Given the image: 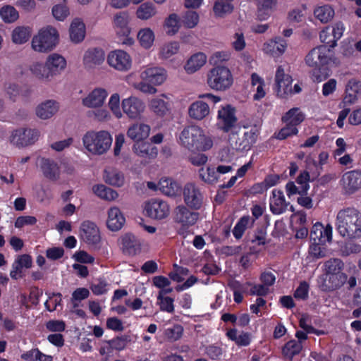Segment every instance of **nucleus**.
<instances>
[{"mask_svg":"<svg viewBox=\"0 0 361 361\" xmlns=\"http://www.w3.org/2000/svg\"><path fill=\"white\" fill-rule=\"evenodd\" d=\"M334 52L326 45H320L313 48L305 56L306 64L313 68L311 71V79L314 82L325 80L331 74L329 67L332 60Z\"/></svg>","mask_w":361,"mask_h":361,"instance_id":"nucleus-1","label":"nucleus"},{"mask_svg":"<svg viewBox=\"0 0 361 361\" xmlns=\"http://www.w3.org/2000/svg\"><path fill=\"white\" fill-rule=\"evenodd\" d=\"M336 226L338 233L348 239L361 237V212L353 207L341 209L336 216Z\"/></svg>","mask_w":361,"mask_h":361,"instance_id":"nucleus-2","label":"nucleus"},{"mask_svg":"<svg viewBox=\"0 0 361 361\" xmlns=\"http://www.w3.org/2000/svg\"><path fill=\"white\" fill-rule=\"evenodd\" d=\"M182 145L190 152H203L212 147L213 140L205 135L202 128L192 125L182 130Z\"/></svg>","mask_w":361,"mask_h":361,"instance_id":"nucleus-3","label":"nucleus"},{"mask_svg":"<svg viewBox=\"0 0 361 361\" xmlns=\"http://www.w3.org/2000/svg\"><path fill=\"white\" fill-rule=\"evenodd\" d=\"M66 66V59L58 54H53L48 56L45 63L39 62L33 63L30 71L39 79L49 80L54 75L59 74Z\"/></svg>","mask_w":361,"mask_h":361,"instance_id":"nucleus-4","label":"nucleus"},{"mask_svg":"<svg viewBox=\"0 0 361 361\" xmlns=\"http://www.w3.org/2000/svg\"><path fill=\"white\" fill-rule=\"evenodd\" d=\"M84 147L93 154L106 153L112 144V137L106 130L87 131L82 137Z\"/></svg>","mask_w":361,"mask_h":361,"instance_id":"nucleus-5","label":"nucleus"},{"mask_svg":"<svg viewBox=\"0 0 361 361\" xmlns=\"http://www.w3.org/2000/svg\"><path fill=\"white\" fill-rule=\"evenodd\" d=\"M207 82L211 89L224 92L232 86L233 77L228 68L217 66L212 68L207 73Z\"/></svg>","mask_w":361,"mask_h":361,"instance_id":"nucleus-6","label":"nucleus"},{"mask_svg":"<svg viewBox=\"0 0 361 361\" xmlns=\"http://www.w3.org/2000/svg\"><path fill=\"white\" fill-rule=\"evenodd\" d=\"M59 35L57 30L47 25L39 30L38 34L32 39V49L38 52L51 51L59 42Z\"/></svg>","mask_w":361,"mask_h":361,"instance_id":"nucleus-7","label":"nucleus"},{"mask_svg":"<svg viewBox=\"0 0 361 361\" xmlns=\"http://www.w3.org/2000/svg\"><path fill=\"white\" fill-rule=\"evenodd\" d=\"M217 120L219 129L224 133L230 132L238 121L235 109L231 104L221 106L218 111Z\"/></svg>","mask_w":361,"mask_h":361,"instance_id":"nucleus-8","label":"nucleus"},{"mask_svg":"<svg viewBox=\"0 0 361 361\" xmlns=\"http://www.w3.org/2000/svg\"><path fill=\"white\" fill-rule=\"evenodd\" d=\"M345 27L343 23L338 22L333 25L325 27L319 33L321 42L329 49L337 45V41L342 37Z\"/></svg>","mask_w":361,"mask_h":361,"instance_id":"nucleus-9","label":"nucleus"},{"mask_svg":"<svg viewBox=\"0 0 361 361\" xmlns=\"http://www.w3.org/2000/svg\"><path fill=\"white\" fill-rule=\"evenodd\" d=\"M259 134V130L254 126L250 130L245 131L243 137L238 138L234 142L231 138V146L238 152H247L257 142Z\"/></svg>","mask_w":361,"mask_h":361,"instance_id":"nucleus-10","label":"nucleus"},{"mask_svg":"<svg viewBox=\"0 0 361 361\" xmlns=\"http://www.w3.org/2000/svg\"><path fill=\"white\" fill-rule=\"evenodd\" d=\"M145 212L149 218L161 220L169 216L170 209L166 202L159 198H154L145 203Z\"/></svg>","mask_w":361,"mask_h":361,"instance_id":"nucleus-11","label":"nucleus"},{"mask_svg":"<svg viewBox=\"0 0 361 361\" xmlns=\"http://www.w3.org/2000/svg\"><path fill=\"white\" fill-rule=\"evenodd\" d=\"M38 137L39 132L35 129L19 128L12 132L11 142L18 147H26L34 144Z\"/></svg>","mask_w":361,"mask_h":361,"instance_id":"nucleus-12","label":"nucleus"},{"mask_svg":"<svg viewBox=\"0 0 361 361\" xmlns=\"http://www.w3.org/2000/svg\"><path fill=\"white\" fill-rule=\"evenodd\" d=\"M292 77L285 73L282 66H278L275 75L276 91L278 97L287 98L292 95Z\"/></svg>","mask_w":361,"mask_h":361,"instance_id":"nucleus-13","label":"nucleus"},{"mask_svg":"<svg viewBox=\"0 0 361 361\" xmlns=\"http://www.w3.org/2000/svg\"><path fill=\"white\" fill-rule=\"evenodd\" d=\"M109 65L120 71H126L131 67L130 55L125 51L117 49L111 51L107 57Z\"/></svg>","mask_w":361,"mask_h":361,"instance_id":"nucleus-14","label":"nucleus"},{"mask_svg":"<svg viewBox=\"0 0 361 361\" xmlns=\"http://www.w3.org/2000/svg\"><path fill=\"white\" fill-rule=\"evenodd\" d=\"M341 181L346 193H355L361 189V169H354L344 173Z\"/></svg>","mask_w":361,"mask_h":361,"instance_id":"nucleus-15","label":"nucleus"},{"mask_svg":"<svg viewBox=\"0 0 361 361\" xmlns=\"http://www.w3.org/2000/svg\"><path fill=\"white\" fill-rule=\"evenodd\" d=\"M345 274L335 275H322L320 277L319 288L322 291L331 292L339 289L347 281Z\"/></svg>","mask_w":361,"mask_h":361,"instance_id":"nucleus-16","label":"nucleus"},{"mask_svg":"<svg viewBox=\"0 0 361 361\" xmlns=\"http://www.w3.org/2000/svg\"><path fill=\"white\" fill-rule=\"evenodd\" d=\"M80 237L87 244L93 245L99 244L101 240L98 227L90 221H85L82 223Z\"/></svg>","mask_w":361,"mask_h":361,"instance_id":"nucleus-17","label":"nucleus"},{"mask_svg":"<svg viewBox=\"0 0 361 361\" xmlns=\"http://www.w3.org/2000/svg\"><path fill=\"white\" fill-rule=\"evenodd\" d=\"M123 112L131 119L138 118L145 109V103L135 97H130L122 102Z\"/></svg>","mask_w":361,"mask_h":361,"instance_id":"nucleus-18","label":"nucleus"},{"mask_svg":"<svg viewBox=\"0 0 361 361\" xmlns=\"http://www.w3.org/2000/svg\"><path fill=\"white\" fill-rule=\"evenodd\" d=\"M184 201L187 206L199 209L202 203V197L198 188L193 183H188L183 189Z\"/></svg>","mask_w":361,"mask_h":361,"instance_id":"nucleus-19","label":"nucleus"},{"mask_svg":"<svg viewBox=\"0 0 361 361\" xmlns=\"http://www.w3.org/2000/svg\"><path fill=\"white\" fill-rule=\"evenodd\" d=\"M140 76L142 80L154 86L162 84L166 78L165 70L159 67L148 68L141 73Z\"/></svg>","mask_w":361,"mask_h":361,"instance_id":"nucleus-20","label":"nucleus"},{"mask_svg":"<svg viewBox=\"0 0 361 361\" xmlns=\"http://www.w3.org/2000/svg\"><path fill=\"white\" fill-rule=\"evenodd\" d=\"M40 168L45 178L50 180H57L60 177V167L53 159L42 158Z\"/></svg>","mask_w":361,"mask_h":361,"instance_id":"nucleus-21","label":"nucleus"},{"mask_svg":"<svg viewBox=\"0 0 361 361\" xmlns=\"http://www.w3.org/2000/svg\"><path fill=\"white\" fill-rule=\"evenodd\" d=\"M108 96L107 91L104 88H95L82 99L84 106L89 108H96L103 105Z\"/></svg>","mask_w":361,"mask_h":361,"instance_id":"nucleus-22","label":"nucleus"},{"mask_svg":"<svg viewBox=\"0 0 361 361\" xmlns=\"http://www.w3.org/2000/svg\"><path fill=\"white\" fill-rule=\"evenodd\" d=\"M151 128L149 125L136 123L131 125L127 130V136L135 142L143 141L148 137Z\"/></svg>","mask_w":361,"mask_h":361,"instance_id":"nucleus-23","label":"nucleus"},{"mask_svg":"<svg viewBox=\"0 0 361 361\" xmlns=\"http://www.w3.org/2000/svg\"><path fill=\"white\" fill-rule=\"evenodd\" d=\"M272 195L270 200V210L272 214L279 215L284 213L289 203L286 202L283 191L274 189Z\"/></svg>","mask_w":361,"mask_h":361,"instance_id":"nucleus-24","label":"nucleus"},{"mask_svg":"<svg viewBox=\"0 0 361 361\" xmlns=\"http://www.w3.org/2000/svg\"><path fill=\"white\" fill-rule=\"evenodd\" d=\"M126 222V219L118 207H111L108 211L107 227L112 231L120 230Z\"/></svg>","mask_w":361,"mask_h":361,"instance_id":"nucleus-25","label":"nucleus"},{"mask_svg":"<svg viewBox=\"0 0 361 361\" xmlns=\"http://www.w3.org/2000/svg\"><path fill=\"white\" fill-rule=\"evenodd\" d=\"M208 104L202 100L192 102L188 109L189 116L195 120L202 121L209 114Z\"/></svg>","mask_w":361,"mask_h":361,"instance_id":"nucleus-26","label":"nucleus"},{"mask_svg":"<svg viewBox=\"0 0 361 361\" xmlns=\"http://www.w3.org/2000/svg\"><path fill=\"white\" fill-rule=\"evenodd\" d=\"M158 187L163 194L169 197H176L180 194V185L170 178H161Z\"/></svg>","mask_w":361,"mask_h":361,"instance_id":"nucleus-27","label":"nucleus"},{"mask_svg":"<svg viewBox=\"0 0 361 361\" xmlns=\"http://www.w3.org/2000/svg\"><path fill=\"white\" fill-rule=\"evenodd\" d=\"M105 59L104 51L100 48H94L87 50L84 56V63L86 66L92 68L100 65Z\"/></svg>","mask_w":361,"mask_h":361,"instance_id":"nucleus-28","label":"nucleus"},{"mask_svg":"<svg viewBox=\"0 0 361 361\" xmlns=\"http://www.w3.org/2000/svg\"><path fill=\"white\" fill-rule=\"evenodd\" d=\"M134 152L141 157L154 159L157 156L158 149L156 147L145 142H137L133 145Z\"/></svg>","mask_w":361,"mask_h":361,"instance_id":"nucleus-29","label":"nucleus"},{"mask_svg":"<svg viewBox=\"0 0 361 361\" xmlns=\"http://www.w3.org/2000/svg\"><path fill=\"white\" fill-rule=\"evenodd\" d=\"M70 38L72 42L79 43L82 42L85 36V25L79 18L74 19L69 29Z\"/></svg>","mask_w":361,"mask_h":361,"instance_id":"nucleus-30","label":"nucleus"},{"mask_svg":"<svg viewBox=\"0 0 361 361\" xmlns=\"http://www.w3.org/2000/svg\"><path fill=\"white\" fill-rule=\"evenodd\" d=\"M257 6V18L259 20H267L271 14L276 4V0H255Z\"/></svg>","mask_w":361,"mask_h":361,"instance_id":"nucleus-31","label":"nucleus"},{"mask_svg":"<svg viewBox=\"0 0 361 361\" xmlns=\"http://www.w3.org/2000/svg\"><path fill=\"white\" fill-rule=\"evenodd\" d=\"M207 61V56L202 52H198L193 54L187 61L184 66L185 71L189 73H193L203 66Z\"/></svg>","mask_w":361,"mask_h":361,"instance_id":"nucleus-32","label":"nucleus"},{"mask_svg":"<svg viewBox=\"0 0 361 361\" xmlns=\"http://www.w3.org/2000/svg\"><path fill=\"white\" fill-rule=\"evenodd\" d=\"M305 120L304 114L299 108H292L289 109L281 118V121L284 123L290 124L292 126H298Z\"/></svg>","mask_w":361,"mask_h":361,"instance_id":"nucleus-33","label":"nucleus"},{"mask_svg":"<svg viewBox=\"0 0 361 361\" xmlns=\"http://www.w3.org/2000/svg\"><path fill=\"white\" fill-rule=\"evenodd\" d=\"M104 179L107 184L115 187L123 186L125 181L123 173L115 169H105Z\"/></svg>","mask_w":361,"mask_h":361,"instance_id":"nucleus-34","label":"nucleus"},{"mask_svg":"<svg viewBox=\"0 0 361 361\" xmlns=\"http://www.w3.org/2000/svg\"><path fill=\"white\" fill-rule=\"evenodd\" d=\"M59 109L58 103L53 100H47L38 106L36 110L37 115L42 119L51 118Z\"/></svg>","mask_w":361,"mask_h":361,"instance_id":"nucleus-35","label":"nucleus"},{"mask_svg":"<svg viewBox=\"0 0 361 361\" xmlns=\"http://www.w3.org/2000/svg\"><path fill=\"white\" fill-rule=\"evenodd\" d=\"M329 153L327 152L323 151L321 152L319 154V161L311 159L306 160L307 169H310V164H312L314 168V171H312V175L313 176V180H316L321 174L322 170V166L326 164L329 159Z\"/></svg>","mask_w":361,"mask_h":361,"instance_id":"nucleus-36","label":"nucleus"},{"mask_svg":"<svg viewBox=\"0 0 361 361\" xmlns=\"http://www.w3.org/2000/svg\"><path fill=\"white\" fill-rule=\"evenodd\" d=\"M151 110L158 116L163 117L170 114L171 104L161 98L153 99L149 104Z\"/></svg>","mask_w":361,"mask_h":361,"instance_id":"nucleus-37","label":"nucleus"},{"mask_svg":"<svg viewBox=\"0 0 361 361\" xmlns=\"http://www.w3.org/2000/svg\"><path fill=\"white\" fill-rule=\"evenodd\" d=\"M343 262L338 258H331L324 264V274L322 275H335L344 274Z\"/></svg>","mask_w":361,"mask_h":361,"instance_id":"nucleus-38","label":"nucleus"},{"mask_svg":"<svg viewBox=\"0 0 361 361\" xmlns=\"http://www.w3.org/2000/svg\"><path fill=\"white\" fill-rule=\"evenodd\" d=\"M227 338L235 343L238 346H247L250 344L251 337L248 332L243 331L239 336L237 335V329H230L226 333Z\"/></svg>","mask_w":361,"mask_h":361,"instance_id":"nucleus-39","label":"nucleus"},{"mask_svg":"<svg viewBox=\"0 0 361 361\" xmlns=\"http://www.w3.org/2000/svg\"><path fill=\"white\" fill-rule=\"evenodd\" d=\"M302 349V345L300 342L292 339L286 342L282 348V354L284 357L292 361L293 357L300 354Z\"/></svg>","mask_w":361,"mask_h":361,"instance_id":"nucleus-40","label":"nucleus"},{"mask_svg":"<svg viewBox=\"0 0 361 361\" xmlns=\"http://www.w3.org/2000/svg\"><path fill=\"white\" fill-rule=\"evenodd\" d=\"M157 13V8L153 3L145 2L141 4L136 11V16L137 18L143 20H148Z\"/></svg>","mask_w":361,"mask_h":361,"instance_id":"nucleus-41","label":"nucleus"},{"mask_svg":"<svg viewBox=\"0 0 361 361\" xmlns=\"http://www.w3.org/2000/svg\"><path fill=\"white\" fill-rule=\"evenodd\" d=\"M92 190L97 196L105 200H114L118 196V194L116 190L108 188L103 184L94 185Z\"/></svg>","mask_w":361,"mask_h":361,"instance_id":"nucleus-42","label":"nucleus"},{"mask_svg":"<svg viewBox=\"0 0 361 361\" xmlns=\"http://www.w3.org/2000/svg\"><path fill=\"white\" fill-rule=\"evenodd\" d=\"M121 245L123 252L130 255H135L138 249L135 237L131 233H126L122 237Z\"/></svg>","mask_w":361,"mask_h":361,"instance_id":"nucleus-43","label":"nucleus"},{"mask_svg":"<svg viewBox=\"0 0 361 361\" xmlns=\"http://www.w3.org/2000/svg\"><path fill=\"white\" fill-rule=\"evenodd\" d=\"M314 16L322 23H326L334 16V10L329 5L318 6L314 11Z\"/></svg>","mask_w":361,"mask_h":361,"instance_id":"nucleus-44","label":"nucleus"},{"mask_svg":"<svg viewBox=\"0 0 361 361\" xmlns=\"http://www.w3.org/2000/svg\"><path fill=\"white\" fill-rule=\"evenodd\" d=\"M180 26V18L176 13L170 14L164 24L166 34L171 36L178 32Z\"/></svg>","mask_w":361,"mask_h":361,"instance_id":"nucleus-45","label":"nucleus"},{"mask_svg":"<svg viewBox=\"0 0 361 361\" xmlns=\"http://www.w3.org/2000/svg\"><path fill=\"white\" fill-rule=\"evenodd\" d=\"M314 180L312 173H310L307 170H304L296 178L295 182L300 185V192L302 194H307L310 188V182Z\"/></svg>","mask_w":361,"mask_h":361,"instance_id":"nucleus-46","label":"nucleus"},{"mask_svg":"<svg viewBox=\"0 0 361 361\" xmlns=\"http://www.w3.org/2000/svg\"><path fill=\"white\" fill-rule=\"evenodd\" d=\"M137 39L142 47L149 49L154 41V32L150 28L141 29L137 34Z\"/></svg>","mask_w":361,"mask_h":361,"instance_id":"nucleus-47","label":"nucleus"},{"mask_svg":"<svg viewBox=\"0 0 361 361\" xmlns=\"http://www.w3.org/2000/svg\"><path fill=\"white\" fill-rule=\"evenodd\" d=\"M30 37V29L25 27H17L12 32V40L16 44H24L28 41Z\"/></svg>","mask_w":361,"mask_h":361,"instance_id":"nucleus-48","label":"nucleus"},{"mask_svg":"<svg viewBox=\"0 0 361 361\" xmlns=\"http://www.w3.org/2000/svg\"><path fill=\"white\" fill-rule=\"evenodd\" d=\"M114 23L117 27L121 28L123 35H128L130 30L128 27V13L120 12L114 16Z\"/></svg>","mask_w":361,"mask_h":361,"instance_id":"nucleus-49","label":"nucleus"},{"mask_svg":"<svg viewBox=\"0 0 361 361\" xmlns=\"http://www.w3.org/2000/svg\"><path fill=\"white\" fill-rule=\"evenodd\" d=\"M0 16L5 23H13L19 17L18 12L12 6H4L0 10Z\"/></svg>","mask_w":361,"mask_h":361,"instance_id":"nucleus-50","label":"nucleus"},{"mask_svg":"<svg viewBox=\"0 0 361 361\" xmlns=\"http://www.w3.org/2000/svg\"><path fill=\"white\" fill-rule=\"evenodd\" d=\"M199 20V14L195 11H187L182 15V25L187 28L195 27Z\"/></svg>","mask_w":361,"mask_h":361,"instance_id":"nucleus-51","label":"nucleus"},{"mask_svg":"<svg viewBox=\"0 0 361 361\" xmlns=\"http://www.w3.org/2000/svg\"><path fill=\"white\" fill-rule=\"evenodd\" d=\"M250 217L249 216H243L238 221L233 229V235L235 239H240L247 226L250 223Z\"/></svg>","mask_w":361,"mask_h":361,"instance_id":"nucleus-52","label":"nucleus"},{"mask_svg":"<svg viewBox=\"0 0 361 361\" xmlns=\"http://www.w3.org/2000/svg\"><path fill=\"white\" fill-rule=\"evenodd\" d=\"M130 341V336L123 335L121 336H117L111 340L106 341V344H110L112 351L123 350L127 345L128 343Z\"/></svg>","mask_w":361,"mask_h":361,"instance_id":"nucleus-53","label":"nucleus"},{"mask_svg":"<svg viewBox=\"0 0 361 361\" xmlns=\"http://www.w3.org/2000/svg\"><path fill=\"white\" fill-rule=\"evenodd\" d=\"M213 10L216 16L223 17L225 14L232 13L233 6L230 1H216Z\"/></svg>","mask_w":361,"mask_h":361,"instance_id":"nucleus-54","label":"nucleus"},{"mask_svg":"<svg viewBox=\"0 0 361 361\" xmlns=\"http://www.w3.org/2000/svg\"><path fill=\"white\" fill-rule=\"evenodd\" d=\"M199 218V213L190 212L186 207L182 206V228L185 226L194 225Z\"/></svg>","mask_w":361,"mask_h":361,"instance_id":"nucleus-55","label":"nucleus"},{"mask_svg":"<svg viewBox=\"0 0 361 361\" xmlns=\"http://www.w3.org/2000/svg\"><path fill=\"white\" fill-rule=\"evenodd\" d=\"M200 177L206 183H213L218 180L216 169L207 167V169L202 168L199 171Z\"/></svg>","mask_w":361,"mask_h":361,"instance_id":"nucleus-56","label":"nucleus"},{"mask_svg":"<svg viewBox=\"0 0 361 361\" xmlns=\"http://www.w3.org/2000/svg\"><path fill=\"white\" fill-rule=\"evenodd\" d=\"M298 133V128L290 126V124L286 123V126L283 127L277 133L275 137L279 140H283L289 137L297 135Z\"/></svg>","mask_w":361,"mask_h":361,"instance_id":"nucleus-57","label":"nucleus"},{"mask_svg":"<svg viewBox=\"0 0 361 361\" xmlns=\"http://www.w3.org/2000/svg\"><path fill=\"white\" fill-rule=\"evenodd\" d=\"M266 235L267 228L264 226L258 227L255 231L251 242L252 243H256L257 245H264L267 243Z\"/></svg>","mask_w":361,"mask_h":361,"instance_id":"nucleus-58","label":"nucleus"},{"mask_svg":"<svg viewBox=\"0 0 361 361\" xmlns=\"http://www.w3.org/2000/svg\"><path fill=\"white\" fill-rule=\"evenodd\" d=\"M164 335L168 341H178L180 338V325L175 324L172 327L166 329Z\"/></svg>","mask_w":361,"mask_h":361,"instance_id":"nucleus-59","label":"nucleus"},{"mask_svg":"<svg viewBox=\"0 0 361 361\" xmlns=\"http://www.w3.org/2000/svg\"><path fill=\"white\" fill-rule=\"evenodd\" d=\"M52 14L58 20H63L69 14L68 8L64 4H57L52 8Z\"/></svg>","mask_w":361,"mask_h":361,"instance_id":"nucleus-60","label":"nucleus"},{"mask_svg":"<svg viewBox=\"0 0 361 361\" xmlns=\"http://www.w3.org/2000/svg\"><path fill=\"white\" fill-rule=\"evenodd\" d=\"M46 329L51 332H63L66 329V323L63 320L51 319L46 322Z\"/></svg>","mask_w":361,"mask_h":361,"instance_id":"nucleus-61","label":"nucleus"},{"mask_svg":"<svg viewBox=\"0 0 361 361\" xmlns=\"http://www.w3.org/2000/svg\"><path fill=\"white\" fill-rule=\"evenodd\" d=\"M188 160L193 166H201L207 163L208 157L202 152H191Z\"/></svg>","mask_w":361,"mask_h":361,"instance_id":"nucleus-62","label":"nucleus"},{"mask_svg":"<svg viewBox=\"0 0 361 361\" xmlns=\"http://www.w3.org/2000/svg\"><path fill=\"white\" fill-rule=\"evenodd\" d=\"M310 286L308 283L305 281H303L300 283L299 286L296 288L294 292V297L296 299L300 300H306L308 298Z\"/></svg>","mask_w":361,"mask_h":361,"instance_id":"nucleus-63","label":"nucleus"},{"mask_svg":"<svg viewBox=\"0 0 361 361\" xmlns=\"http://www.w3.org/2000/svg\"><path fill=\"white\" fill-rule=\"evenodd\" d=\"M247 284L252 286L250 290L251 295H257L259 297L267 296L269 292V288L264 284H252L250 282H247Z\"/></svg>","mask_w":361,"mask_h":361,"instance_id":"nucleus-64","label":"nucleus"}]
</instances>
